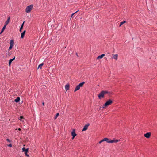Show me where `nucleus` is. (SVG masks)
I'll list each match as a JSON object with an SVG mask.
<instances>
[{
    "mask_svg": "<svg viewBox=\"0 0 157 157\" xmlns=\"http://www.w3.org/2000/svg\"><path fill=\"white\" fill-rule=\"evenodd\" d=\"M103 139L104 141H105L108 143H117L119 141L118 140H111L107 138H105Z\"/></svg>",
    "mask_w": 157,
    "mask_h": 157,
    "instance_id": "obj_2",
    "label": "nucleus"
},
{
    "mask_svg": "<svg viewBox=\"0 0 157 157\" xmlns=\"http://www.w3.org/2000/svg\"><path fill=\"white\" fill-rule=\"evenodd\" d=\"M71 135L73 136L72 139H73L74 137L76 136V134L75 132V129H74L71 133Z\"/></svg>",
    "mask_w": 157,
    "mask_h": 157,
    "instance_id": "obj_5",
    "label": "nucleus"
},
{
    "mask_svg": "<svg viewBox=\"0 0 157 157\" xmlns=\"http://www.w3.org/2000/svg\"><path fill=\"white\" fill-rule=\"evenodd\" d=\"M112 103H113V101L111 99L109 100L105 104L104 106L103 107V108H104V107H106L109 105H110Z\"/></svg>",
    "mask_w": 157,
    "mask_h": 157,
    "instance_id": "obj_4",
    "label": "nucleus"
},
{
    "mask_svg": "<svg viewBox=\"0 0 157 157\" xmlns=\"http://www.w3.org/2000/svg\"><path fill=\"white\" fill-rule=\"evenodd\" d=\"M25 32L26 31L25 30L21 33V38H23L24 37L25 33Z\"/></svg>",
    "mask_w": 157,
    "mask_h": 157,
    "instance_id": "obj_13",
    "label": "nucleus"
},
{
    "mask_svg": "<svg viewBox=\"0 0 157 157\" xmlns=\"http://www.w3.org/2000/svg\"><path fill=\"white\" fill-rule=\"evenodd\" d=\"M24 22H25L24 21L20 27V28L19 29V31L20 32H21V31L22 29L23 26H24Z\"/></svg>",
    "mask_w": 157,
    "mask_h": 157,
    "instance_id": "obj_17",
    "label": "nucleus"
},
{
    "mask_svg": "<svg viewBox=\"0 0 157 157\" xmlns=\"http://www.w3.org/2000/svg\"><path fill=\"white\" fill-rule=\"evenodd\" d=\"M13 47V46H11V45H10V46L9 47V49L11 50V49H12Z\"/></svg>",
    "mask_w": 157,
    "mask_h": 157,
    "instance_id": "obj_24",
    "label": "nucleus"
},
{
    "mask_svg": "<svg viewBox=\"0 0 157 157\" xmlns=\"http://www.w3.org/2000/svg\"><path fill=\"white\" fill-rule=\"evenodd\" d=\"M103 141H103V139H102V140H101L99 142V143L100 144V143H101L102 142H103Z\"/></svg>",
    "mask_w": 157,
    "mask_h": 157,
    "instance_id": "obj_28",
    "label": "nucleus"
},
{
    "mask_svg": "<svg viewBox=\"0 0 157 157\" xmlns=\"http://www.w3.org/2000/svg\"><path fill=\"white\" fill-rule=\"evenodd\" d=\"M6 140L8 142H11L8 139H6Z\"/></svg>",
    "mask_w": 157,
    "mask_h": 157,
    "instance_id": "obj_27",
    "label": "nucleus"
},
{
    "mask_svg": "<svg viewBox=\"0 0 157 157\" xmlns=\"http://www.w3.org/2000/svg\"><path fill=\"white\" fill-rule=\"evenodd\" d=\"M15 57H14V58H13L9 60V66H10V65L12 62L15 59Z\"/></svg>",
    "mask_w": 157,
    "mask_h": 157,
    "instance_id": "obj_9",
    "label": "nucleus"
},
{
    "mask_svg": "<svg viewBox=\"0 0 157 157\" xmlns=\"http://www.w3.org/2000/svg\"><path fill=\"white\" fill-rule=\"evenodd\" d=\"M8 146L11 147H12V144H10L9 145H8Z\"/></svg>",
    "mask_w": 157,
    "mask_h": 157,
    "instance_id": "obj_29",
    "label": "nucleus"
},
{
    "mask_svg": "<svg viewBox=\"0 0 157 157\" xmlns=\"http://www.w3.org/2000/svg\"><path fill=\"white\" fill-rule=\"evenodd\" d=\"M107 94H109L110 92L107 91H101L98 95L99 99H101V98H103L104 95Z\"/></svg>",
    "mask_w": 157,
    "mask_h": 157,
    "instance_id": "obj_1",
    "label": "nucleus"
},
{
    "mask_svg": "<svg viewBox=\"0 0 157 157\" xmlns=\"http://www.w3.org/2000/svg\"><path fill=\"white\" fill-rule=\"evenodd\" d=\"M89 125L90 124H87L85 125L84 127V128L82 130V131H83L86 130L87 129L88 127V126H89Z\"/></svg>",
    "mask_w": 157,
    "mask_h": 157,
    "instance_id": "obj_7",
    "label": "nucleus"
},
{
    "mask_svg": "<svg viewBox=\"0 0 157 157\" xmlns=\"http://www.w3.org/2000/svg\"><path fill=\"white\" fill-rule=\"evenodd\" d=\"M59 113H57L54 117L55 119H56L57 118V117L59 116Z\"/></svg>",
    "mask_w": 157,
    "mask_h": 157,
    "instance_id": "obj_23",
    "label": "nucleus"
},
{
    "mask_svg": "<svg viewBox=\"0 0 157 157\" xmlns=\"http://www.w3.org/2000/svg\"><path fill=\"white\" fill-rule=\"evenodd\" d=\"M25 155L28 157L29 156V155H28L27 153L26 154H25Z\"/></svg>",
    "mask_w": 157,
    "mask_h": 157,
    "instance_id": "obj_30",
    "label": "nucleus"
},
{
    "mask_svg": "<svg viewBox=\"0 0 157 157\" xmlns=\"http://www.w3.org/2000/svg\"><path fill=\"white\" fill-rule=\"evenodd\" d=\"M33 7V5H31L27 7L25 9V12L27 13H29Z\"/></svg>",
    "mask_w": 157,
    "mask_h": 157,
    "instance_id": "obj_3",
    "label": "nucleus"
},
{
    "mask_svg": "<svg viewBox=\"0 0 157 157\" xmlns=\"http://www.w3.org/2000/svg\"><path fill=\"white\" fill-rule=\"evenodd\" d=\"M43 63H41V64H40L38 66V69L40 68V69H41L42 68V66H43Z\"/></svg>",
    "mask_w": 157,
    "mask_h": 157,
    "instance_id": "obj_20",
    "label": "nucleus"
},
{
    "mask_svg": "<svg viewBox=\"0 0 157 157\" xmlns=\"http://www.w3.org/2000/svg\"><path fill=\"white\" fill-rule=\"evenodd\" d=\"M151 135L150 132H147L144 134V136L147 138H148L150 137Z\"/></svg>",
    "mask_w": 157,
    "mask_h": 157,
    "instance_id": "obj_6",
    "label": "nucleus"
},
{
    "mask_svg": "<svg viewBox=\"0 0 157 157\" xmlns=\"http://www.w3.org/2000/svg\"><path fill=\"white\" fill-rule=\"evenodd\" d=\"M23 118V117L22 116H21L20 117L19 119L20 120H21Z\"/></svg>",
    "mask_w": 157,
    "mask_h": 157,
    "instance_id": "obj_26",
    "label": "nucleus"
},
{
    "mask_svg": "<svg viewBox=\"0 0 157 157\" xmlns=\"http://www.w3.org/2000/svg\"><path fill=\"white\" fill-rule=\"evenodd\" d=\"M84 83H85L84 82H82L80 84H79L78 85L80 87H81L84 84Z\"/></svg>",
    "mask_w": 157,
    "mask_h": 157,
    "instance_id": "obj_21",
    "label": "nucleus"
},
{
    "mask_svg": "<svg viewBox=\"0 0 157 157\" xmlns=\"http://www.w3.org/2000/svg\"><path fill=\"white\" fill-rule=\"evenodd\" d=\"M10 17H8L7 20L5 22V25L6 26V25L8 24L10 21Z\"/></svg>",
    "mask_w": 157,
    "mask_h": 157,
    "instance_id": "obj_8",
    "label": "nucleus"
},
{
    "mask_svg": "<svg viewBox=\"0 0 157 157\" xmlns=\"http://www.w3.org/2000/svg\"><path fill=\"white\" fill-rule=\"evenodd\" d=\"M6 25H4V26L3 27L2 29L1 32L0 33V35L1 34L3 33V32L4 31V30L6 28Z\"/></svg>",
    "mask_w": 157,
    "mask_h": 157,
    "instance_id": "obj_19",
    "label": "nucleus"
},
{
    "mask_svg": "<svg viewBox=\"0 0 157 157\" xmlns=\"http://www.w3.org/2000/svg\"><path fill=\"white\" fill-rule=\"evenodd\" d=\"M22 149L23 151L25 152V154H26L27 153L28 151V149H25V148H23Z\"/></svg>",
    "mask_w": 157,
    "mask_h": 157,
    "instance_id": "obj_12",
    "label": "nucleus"
},
{
    "mask_svg": "<svg viewBox=\"0 0 157 157\" xmlns=\"http://www.w3.org/2000/svg\"><path fill=\"white\" fill-rule=\"evenodd\" d=\"M76 55H77V56H78L77 53H76Z\"/></svg>",
    "mask_w": 157,
    "mask_h": 157,
    "instance_id": "obj_33",
    "label": "nucleus"
},
{
    "mask_svg": "<svg viewBox=\"0 0 157 157\" xmlns=\"http://www.w3.org/2000/svg\"><path fill=\"white\" fill-rule=\"evenodd\" d=\"M65 87L66 91H67L69 89V85L68 84H66L65 85Z\"/></svg>",
    "mask_w": 157,
    "mask_h": 157,
    "instance_id": "obj_14",
    "label": "nucleus"
},
{
    "mask_svg": "<svg viewBox=\"0 0 157 157\" xmlns=\"http://www.w3.org/2000/svg\"><path fill=\"white\" fill-rule=\"evenodd\" d=\"M14 42L13 40H11L10 42V44L11 46H13L14 45Z\"/></svg>",
    "mask_w": 157,
    "mask_h": 157,
    "instance_id": "obj_18",
    "label": "nucleus"
},
{
    "mask_svg": "<svg viewBox=\"0 0 157 157\" xmlns=\"http://www.w3.org/2000/svg\"><path fill=\"white\" fill-rule=\"evenodd\" d=\"M20 100V98L19 97H17V98L14 100V101L16 102H18Z\"/></svg>",
    "mask_w": 157,
    "mask_h": 157,
    "instance_id": "obj_15",
    "label": "nucleus"
},
{
    "mask_svg": "<svg viewBox=\"0 0 157 157\" xmlns=\"http://www.w3.org/2000/svg\"><path fill=\"white\" fill-rule=\"evenodd\" d=\"M80 87L78 85H77L75 89V90H74V92H76L78 90H79L80 88Z\"/></svg>",
    "mask_w": 157,
    "mask_h": 157,
    "instance_id": "obj_16",
    "label": "nucleus"
},
{
    "mask_svg": "<svg viewBox=\"0 0 157 157\" xmlns=\"http://www.w3.org/2000/svg\"><path fill=\"white\" fill-rule=\"evenodd\" d=\"M44 102H43L42 103L43 105H44Z\"/></svg>",
    "mask_w": 157,
    "mask_h": 157,
    "instance_id": "obj_31",
    "label": "nucleus"
},
{
    "mask_svg": "<svg viewBox=\"0 0 157 157\" xmlns=\"http://www.w3.org/2000/svg\"><path fill=\"white\" fill-rule=\"evenodd\" d=\"M78 10L77 11H76L74 13H73L71 15V18L73 16V15L75 14L77 12H78Z\"/></svg>",
    "mask_w": 157,
    "mask_h": 157,
    "instance_id": "obj_25",
    "label": "nucleus"
},
{
    "mask_svg": "<svg viewBox=\"0 0 157 157\" xmlns=\"http://www.w3.org/2000/svg\"><path fill=\"white\" fill-rule=\"evenodd\" d=\"M18 130H21V129L20 128H19L18 129Z\"/></svg>",
    "mask_w": 157,
    "mask_h": 157,
    "instance_id": "obj_32",
    "label": "nucleus"
},
{
    "mask_svg": "<svg viewBox=\"0 0 157 157\" xmlns=\"http://www.w3.org/2000/svg\"><path fill=\"white\" fill-rule=\"evenodd\" d=\"M105 56V54H103L101 55L98 56L97 58V59H101L104 56Z\"/></svg>",
    "mask_w": 157,
    "mask_h": 157,
    "instance_id": "obj_10",
    "label": "nucleus"
},
{
    "mask_svg": "<svg viewBox=\"0 0 157 157\" xmlns=\"http://www.w3.org/2000/svg\"><path fill=\"white\" fill-rule=\"evenodd\" d=\"M126 22V21H124L123 22H120V25H119V26H121L123 24L125 23Z\"/></svg>",
    "mask_w": 157,
    "mask_h": 157,
    "instance_id": "obj_22",
    "label": "nucleus"
},
{
    "mask_svg": "<svg viewBox=\"0 0 157 157\" xmlns=\"http://www.w3.org/2000/svg\"><path fill=\"white\" fill-rule=\"evenodd\" d=\"M113 57L116 60H117V59L118 55L117 54H113Z\"/></svg>",
    "mask_w": 157,
    "mask_h": 157,
    "instance_id": "obj_11",
    "label": "nucleus"
}]
</instances>
